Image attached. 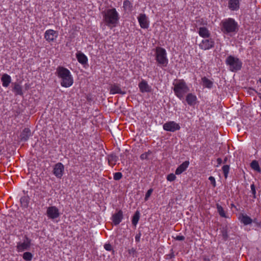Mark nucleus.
<instances>
[{
    "mask_svg": "<svg viewBox=\"0 0 261 261\" xmlns=\"http://www.w3.org/2000/svg\"><path fill=\"white\" fill-rule=\"evenodd\" d=\"M140 91L142 93L150 92L151 90V87L148 84L147 82L143 80L138 85Z\"/></svg>",
    "mask_w": 261,
    "mask_h": 261,
    "instance_id": "17",
    "label": "nucleus"
},
{
    "mask_svg": "<svg viewBox=\"0 0 261 261\" xmlns=\"http://www.w3.org/2000/svg\"><path fill=\"white\" fill-rule=\"evenodd\" d=\"M174 239L177 241H184L185 238L183 236H177L176 237L174 238Z\"/></svg>",
    "mask_w": 261,
    "mask_h": 261,
    "instance_id": "45",
    "label": "nucleus"
},
{
    "mask_svg": "<svg viewBox=\"0 0 261 261\" xmlns=\"http://www.w3.org/2000/svg\"><path fill=\"white\" fill-rule=\"evenodd\" d=\"M173 85L175 95L180 100L183 99L185 94L190 91L189 87L183 79L175 80Z\"/></svg>",
    "mask_w": 261,
    "mask_h": 261,
    "instance_id": "5",
    "label": "nucleus"
},
{
    "mask_svg": "<svg viewBox=\"0 0 261 261\" xmlns=\"http://www.w3.org/2000/svg\"><path fill=\"white\" fill-rule=\"evenodd\" d=\"M133 4L128 0H124L123 3V8L125 12H131L133 10Z\"/></svg>",
    "mask_w": 261,
    "mask_h": 261,
    "instance_id": "27",
    "label": "nucleus"
},
{
    "mask_svg": "<svg viewBox=\"0 0 261 261\" xmlns=\"http://www.w3.org/2000/svg\"><path fill=\"white\" fill-rule=\"evenodd\" d=\"M186 100L189 105L192 106L196 104L197 97L196 95L190 93L187 94Z\"/></svg>",
    "mask_w": 261,
    "mask_h": 261,
    "instance_id": "22",
    "label": "nucleus"
},
{
    "mask_svg": "<svg viewBox=\"0 0 261 261\" xmlns=\"http://www.w3.org/2000/svg\"><path fill=\"white\" fill-rule=\"evenodd\" d=\"M176 177L173 173H170L167 176V180L169 181H173L175 180Z\"/></svg>",
    "mask_w": 261,
    "mask_h": 261,
    "instance_id": "40",
    "label": "nucleus"
},
{
    "mask_svg": "<svg viewBox=\"0 0 261 261\" xmlns=\"http://www.w3.org/2000/svg\"><path fill=\"white\" fill-rule=\"evenodd\" d=\"M220 30L224 35L232 36L239 31V25L238 22L232 18H225L220 23Z\"/></svg>",
    "mask_w": 261,
    "mask_h": 261,
    "instance_id": "2",
    "label": "nucleus"
},
{
    "mask_svg": "<svg viewBox=\"0 0 261 261\" xmlns=\"http://www.w3.org/2000/svg\"><path fill=\"white\" fill-rule=\"evenodd\" d=\"M58 36V32L51 29L46 30L44 35L45 39L49 43L55 42Z\"/></svg>",
    "mask_w": 261,
    "mask_h": 261,
    "instance_id": "10",
    "label": "nucleus"
},
{
    "mask_svg": "<svg viewBox=\"0 0 261 261\" xmlns=\"http://www.w3.org/2000/svg\"><path fill=\"white\" fill-rule=\"evenodd\" d=\"M217 163L219 165H221L222 163V160L221 158H218L217 160Z\"/></svg>",
    "mask_w": 261,
    "mask_h": 261,
    "instance_id": "47",
    "label": "nucleus"
},
{
    "mask_svg": "<svg viewBox=\"0 0 261 261\" xmlns=\"http://www.w3.org/2000/svg\"><path fill=\"white\" fill-rule=\"evenodd\" d=\"M250 188H251L250 192H251V193L252 194V197L254 199L256 198L257 197H256V188H255V185L253 183L251 185Z\"/></svg>",
    "mask_w": 261,
    "mask_h": 261,
    "instance_id": "36",
    "label": "nucleus"
},
{
    "mask_svg": "<svg viewBox=\"0 0 261 261\" xmlns=\"http://www.w3.org/2000/svg\"><path fill=\"white\" fill-rule=\"evenodd\" d=\"M255 92H256V93L257 94V96L259 97V98L261 100V93L258 92L257 91H256L255 90Z\"/></svg>",
    "mask_w": 261,
    "mask_h": 261,
    "instance_id": "48",
    "label": "nucleus"
},
{
    "mask_svg": "<svg viewBox=\"0 0 261 261\" xmlns=\"http://www.w3.org/2000/svg\"><path fill=\"white\" fill-rule=\"evenodd\" d=\"M258 81L260 83H261V77L259 78Z\"/></svg>",
    "mask_w": 261,
    "mask_h": 261,
    "instance_id": "52",
    "label": "nucleus"
},
{
    "mask_svg": "<svg viewBox=\"0 0 261 261\" xmlns=\"http://www.w3.org/2000/svg\"><path fill=\"white\" fill-rule=\"evenodd\" d=\"M203 261H210V259L208 258L204 257L203 258Z\"/></svg>",
    "mask_w": 261,
    "mask_h": 261,
    "instance_id": "49",
    "label": "nucleus"
},
{
    "mask_svg": "<svg viewBox=\"0 0 261 261\" xmlns=\"http://www.w3.org/2000/svg\"><path fill=\"white\" fill-rule=\"evenodd\" d=\"M239 219L241 223L245 225L250 224L252 223L253 220L246 214H241L239 216Z\"/></svg>",
    "mask_w": 261,
    "mask_h": 261,
    "instance_id": "21",
    "label": "nucleus"
},
{
    "mask_svg": "<svg viewBox=\"0 0 261 261\" xmlns=\"http://www.w3.org/2000/svg\"><path fill=\"white\" fill-rule=\"evenodd\" d=\"M153 56L157 65L164 69L168 64L169 60L166 49L162 47L157 46L153 49Z\"/></svg>",
    "mask_w": 261,
    "mask_h": 261,
    "instance_id": "4",
    "label": "nucleus"
},
{
    "mask_svg": "<svg viewBox=\"0 0 261 261\" xmlns=\"http://www.w3.org/2000/svg\"><path fill=\"white\" fill-rule=\"evenodd\" d=\"M215 41L211 38H206L203 39L199 44L200 49L203 50H208L214 47Z\"/></svg>",
    "mask_w": 261,
    "mask_h": 261,
    "instance_id": "8",
    "label": "nucleus"
},
{
    "mask_svg": "<svg viewBox=\"0 0 261 261\" xmlns=\"http://www.w3.org/2000/svg\"><path fill=\"white\" fill-rule=\"evenodd\" d=\"M208 179L211 181V184L213 185V186L215 187H216V180L215 178L213 176H210L208 178Z\"/></svg>",
    "mask_w": 261,
    "mask_h": 261,
    "instance_id": "44",
    "label": "nucleus"
},
{
    "mask_svg": "<svg viewBox=\"0 0 261 261\" xmlns=\"http://www.w3.org/2000/svg\"><path fill=\"white\" fill-rule=\"evenodd\" d=\"M54 175L58 178L61 179L64 173V166L61 163L56 164L53 171Z\"/></svg>",
    "mask_w": 261,
    "mask_h": 261,
    "instance_id": "11",
    "label": "nucleus"
},
{
    "mask_svg": "<svg viewBox=\"0 0 261 261\" xmlns=\"http://www.w3.org/2000/svg\"><path fill=\"white\" fill-rule=\"evenodd\" d=\"M220 232L221 233V235H222L223 240L224 241H226V240H227L229 236L228 234V230H227V227L226 226L223 227L220 229Z\"/></svg>",
    "mask_w": 261,
    "mask_h": 261,
    "instance_id": "32",
    "label": "nucleus"
},
{
    "mask_svg": "<svg viewBox=\"0 0 261 261\" xmlns=\"http://www.w3.org/2000/svg\"><path fill=\"white\" fill-rule=\"evenodd\" d=\"M31 244V240L25 236L23 242H18L16 246V250L18 252L29 250Z\"/></svg>",
    "mask_w": 261,
    "mask_h": 261,
    "instance_id": "7",
    "label": "nucleus"
},
{
    "mask_svg": "<svg viewBox=\"0 0 261 261\" xmlns=\"http://www.w3.org/2000/svg\"><path fill=\"white\" fill-rule=\"evenodd\" d=\"M151 153L152 152L150 150H148L147 152H145V153H142L140 156V159L142 160H147L148 156L151 154Z\"/></svg>",
    "mask_w": 261,
    "mask_h": 261,
    "instance_id": "37",
    "label": "nucleus"
},
{
    "mask_svg": "<svg viewBox=\"0 0 261 261\" xmlns=\"http://www.w3.org/2000/svg\"><path fill=\"white\" fill-rule=\"evenodd\" d=\"M253 222V223H255V224H258V222H257V219H253V222Z\"/></svg>",
    "mask_w": 261,
    "mask_h": 261,
    "instance_id": "50",
    "label": "nucleus"
},
{
    "mask_svg": "<svg viewBox=\"0 0 261 261\" xmlns=\"http://www.w3.org/2000/svg\"><path fill=\"white\" fill-rule=\"evenodd\" d=\"M118 160V156L116 154L112 153L108 155V164L112 167H113Z\"/></svg>",
    "mask_w": 261,
    "mask_h": 261,
    "instance_id": "23",
    "label": "nucleus"
},
{
    "mask_svg": "<svg viewBox=\"0 0 261 261\" xmlns=\"http://www.w3.org/2000/svg\"><path fill=\"white\" fill-rule=\"evenodd\" d=\"M152 192H153V189H149L147 191V192H146V193L145 194V198H144L145 201L148 200V198H149V197L151 195Z\"/></svg>",
    "mask_w": 261,
    "mask_h": 261,
    "instance_id": "42",
    "label": "nucleus"
},
{
    "mask_svg": "<svg viewBox=\"0 0 261 261\" xmlns=\"http://www.w3.org/2000/svg\"><path fill=\"white\" fill-rule=\"evenodd\" d=\"M104 248L107 250V251H113V253H114V250H113V248H112V245L108 243V244H105L104 245Z\"/></svg>",
    "mask_w": 261,
    "mask_h": 261,
    "instance_id": "41",
    "label": "nucleus"
},
{
    "mask_svg": "<svg viewBox=\"0 0 261 261\" xmlns=\"http://www.w3.org/2000/svg\"><path fill=\"white\" fill-rule=\"evenodd\" d=\"M222 169L223 171L224 176L225 178L226 179L228 177V173L229 172L230 166H229V165H224L222 167Z\"/></svg>",
    "mask_w": 261,
    "mask_h": 261,
    "instance_id": "34",
    "label": "nucleus"
},
{
    "mask_svg": "<svg viewBox=\"0 0 261 261\" xmlns=\"http://www.w3.org/2000/svg\"><path fill=\"white\" fill-rule=\"evenodd\" d=\"M141 237V233L139 232L137 233L135 236V241L137 242H139L140 240V238Z\"/></svg>",
    "mask_w": 261,
    "mask_h": 261,
    "instance_id": "46",
    "label": "nucleus"
},
{
    "mask_svg": "<svg viewBox=\"0 0 261 261\" xmlns=\"http://www.w3.org/2000/svg\"><path fill=\"white\" fill-rule=\"evenodd\" d=\"M13 85V91L15 92V95H22L23 92L21 86L18 83H14Z\"/></svg>",
    "mask_w": 261,
    "mask_h": 261,
    "instance_id": "26",
    "label": "nucleus"
},
{
    "mask_svg": "<svg viewBox=\"0 0 261 261\" xmlns=\"http://www.w3.org/2000/svg\"><path fill=\"white\" fill-rule=\"evenodd\" d=\"M32 135L31 131L29 128H24L20 135V139L21 141H28L29 137Z\"/></svg>",
    "mask_w": 261,
    "mask_h": 261,
    "instance_id": "18",
    "label": "nucleus"
},
{
    "mask_svg": "<svg viewBox=\"0 0 261 261\" xmlns=\"http://www.w3.org/2000/svg\"><path fill=\"white\" fill-rule=\"evenodd\" d=\"M33 257V255L30 252H25L22 255V258L26 261L32 260Z\"/></svg>",
    "mask_w": 261,
    "mask_h": 261,
    "instance_id": "33",
    "label": "nucleus"
},
{
    "mask_svg": "<svg viewBox=\"0 0 261 261\" xmlns=\"http://www.w3.org/2000/svg\"><path fill=\"white\" fill-rule=\"evenodd\" d=\"M123 219V212L121 210H119L112 215L111 220L114 225H118L120 223Z\"/></svg>",
    "mask_w": 261,
    "mask_h": 261,
    "instance_id": "14",
    "label": "nucleus"
},
{
    "mask_svg": "<svg viewBox=\"0 0 261 261\" xmlns=\"http://www.w3.org/2000/svg\"><path fill=\"white\" fill-rule=\"evenodd\" d=\"M216 208L217 209V212L219 213V215L223 218H227L228 217L226 215V213L222 207L219 204H216Z\"/></svg>",
    "mask_w": 261,
    "mask_h": 261,
    "instance_id": "31",
    "label": "nucleus"
},
{
    "mask_svg": "<svg viewBox=\"0 0 261 261\" xmlns=\"http://www.w3.org/2000/svg\"><path fill=\"white\" fill-rule=\"evenodd\" d=\"M163 127L165 130L171 132H174L180 128L179 124L173 121H170L164 123Z\"/></svg>",
    "mask_w": 261,
    "mask_h": 261,
    "instance_id": "9",
    "label": "nucleus"
},
{
    "mask_svg": "<svg viewBox=\"0 0 261 261\" xmlns=\"http://www.w3.org/2000/svg\"><path fill=\"white\" fill-rule=\"evenodd\" d=\"M140 213L139 211H137L135 214H134L133 218H132V224L134 226H136L137 224L138 223V221L140 219Z\"/></svg>",
    "mask_w": 261,
    "mask_h": 261,
    "instance_id": "29",
    "label": "nucleus"
},
{
    "mask_svg": "<svg viewBox=\"0 0 261 261\" xmlns=\"http://www.w3.org/2000/svg\"><path fill=\"white\" fill-rule=\"evenodd\" d=\"M240 7V0H228V8L231 11H238Z\"/></svg>",
    "mask_w": 261,
    "mask_h": 261,
    "instance_id": "16",
    "label": "nucleus"
},
{
    "mask_svg": "<svg viewBox=\"0 0 261 261\" xmlns=\"http://www.w3.org/2000/svg\"><path fill=\"white\" fill-rule=\"evenodd\" d=\"M170 251L171 253L170 254L166 255V259H171L175 257L173 249H171Z\"/></svg>",
    "mask_w": 261,
    "mask_h": 261,
    "instance_id": "43",
    "label": "nucleus"
},
{
    "mask_svg": "<svg viewBox=\"0 0 261 261\" xmlns=\"http://www.w3.org/2000/svg\"><path fill=\"white\" fill-rule=\"evenodd\" d=\"M190 162L189 161H186L180 165L176 169L175 174L176 175H179L183 172L186 171L189 167Z\"/></svg>",
    "mask_w": 261,
    "mask_h": 261,
    "instance_id": "20",
    "label": "nucleus"
},
{
    "mask_svg": "<svg viewBox=\"0 0 261 261\" xmlns=\"http://www.w3.org/2000/svg\"><path fill=\"white\" fill-rule=\"evenodd\" d=\"M250 166H251V167L252 168V169H253V170H254L255 171H259L260 170L258 163L256 160H253L251 163Z\"/></svg>",
    "mask_w": 261,
    "mask_h": 261,
    "instance_id": "35",
    "label": "nucleus"
},
{
    "mask_svg": "<svg viewBox=\"0 0 261 261\" xmlns=\"http://www.w3.org/2000/svg\"><path fill=\"white\" fill-rule=\"evenodd\" d=\"M201 82L202 86L205 88L211 89L213 86V82L205 76L201 78Z\"/></svg>",
    "mask_w": 261,
    "mask_h": 261,
    "instance_id": "28",
    "label": "nucleus"
},
{
    "mask_svg": "<svg viewBox=\"0 0 261 261\" xmlns=\"http://www.w3.org/2000/svg\"><path fill=\"white\" fill-rule=\"evenodd\" d=\"M76 57L78 62L82 65L85 66L88 63V58L87 56L82 53L81 51H78L76 54Z\"/></svg>",
    "mask_w": 261,
    "mask_h": 261,
    "instance_id": "19",
    "label": "nucleus"
},
{
    "mask_svg": "<svg viewBox=\"0 0 261 261\" xmlns=\"http://www.w3.org/2000/svg\"><path fill=\"white\" fill-rule=\"evenodd\" d=\"M1 81L3 86L4 87H7L11 82V77L8 74L5 73L2 75Z\"/></svg>",
    "mask_w": 261,
    "mask_h": 261,
    "instance_id": "24",
    "label": "nucleus"
},
{
    "mask_svg": "<svg viewBox=\"0 0 261 261\" xmlns=\"http://www.w3.org/2000/svg\"><path fill=\"white\" fill-rule=\"evenodd\" d=\"M227 157H225V159H224V161H223V163L225 164L227 162Z\"/></svg>",
    "mask_w": 261,
    "mask_h": 261,
    "instance_id": "51",
    "label": "nucleus"
},
{
    "mask_svg": "<svg viewBox=\"0 0 261 261\" xmlns=\"http://www.w3.org/2000/svg\"><path fill=\"white\" fill-rule=\"evenodd\" d=\"M198 34L200 36L203 38H209L211 35L210 31L205 27H200L199 29Z\"/></svg>",
    "mask_w": 261,
    "mask_h": 261,
    "instance_id": "25",
    "label": "nucleus"
},
{
    "mask_svg": "<svg viewBox=\"0 0 261 261\" xmlns=\"http://www.w3.org/2000/svg\"><path fill=\"white\" fill-rule=\"evenodd\" d=\"M123 175L121 172H116L114 173V179L115 180H119L122 177Z\"/></svg>",
    "mask_w": 261,
    "mask_h": 261,
    "instance_id": "38",
    "label": "nucleus"
},
{
    "mask_svg": "<svg viewBox=\"0 0 261 261\" xmlns=\"http://www.w3.org/2000/svg\"><path fill=\"white\" fill-rule=\"evenodd\" d=\"M30 198L28 196H24L21 197L20 202L21 206L27 207L29 203Z\"/></svg>",
    "mask_w": 261,
    "mask_h": 261,
    "instance_id": "30",
    "label": "nucleus"
},
{
    "mask_svg": "<svg viewBox=\"0 0 261 261\" xmlns=\"http://www.w3.org/2000/svg\"><path fill=\"white\" fill-rule=\"evenodd\" d=\"M137 18L141 28L145 29L149 28V21L145 14H140Z\"/></svg>",
    "mask_w": 261,
    "mask_h": 261,
    "instance_id": "13",
    "label": "nucleus"
},
{
    "mask_svg": "<svg viewBox=\"0 0 261 261\" xmlns=\"http://www.w3.org/2000/svg\"><path fill=\"white\" fill-rule=\"evenodd\" d=\"M128 253L129 255H132L133 257H136L137 252L136 249L134 248H132L128 250Z\"/></svg>",
    "mask_w": 261,
    "mask_h": 261,
    "instance_id": "39",
    "label": "nucleus"
},
{
    "mask_svg": "<svg viewBox=\"0 0 261 261\" xmlns=\"http://www.w3.org/2000/svg\"><path fill=\"white\" fill-rule=\"evenodd\" d=\"M103 21L110 29L116 27L119 23L120 15L114 8L108 9L102 12Z\"/></svg>",
    "mask_w": 261,
    "mask_h": 261,
    "instance_id": "1",
    "label": "nucleus"
},
{
    "mask_svg": "<svg viewBox=\"0 0 261 261\" xmlns=\"http://www.w3.org/2000/svg\"><path fill=\"white\" fill-rule=\"evenodd\" d=\"M46 215L49 219H57L60 216L59 210L55 206H49L47 208Z\"/></svg>",
    "mask_w": 261,
    "mask_h": 261,
    "instance_id": "12",
    "label": "nucleus"
},
{
    "mask_svg": "<svg viewBox=\"0 0 261 261\" xmlns=\"http://www.w3.org/2000/svg\"><path fill=\"white\" fill-rule=\"evenodd\" d=\"M225 64L228 67L229 70L233 72L240 70L243 65V63L240 59L232 55L227 57Z\"/></svg>",
    "mask_w": 261,
    "mask_h": 261,
    "instance_id": "6",
    "label": "nucleus"
},
{
    "mask_svg": "<svg viewBox=\"0 0 261 261\" xmlns=\"http://www.w3.org/2000/svg\"><path fill=\"white\" fill-rule=\"evenodd\" d=\"M110 93L113 95L116 94L124 95L126 94V91L121 90L120 84H114L111 85L110 87Z\"/></svg>",
    "mask_w": 261,
    "mask_h": 261,
    "instance_id": "15",
    "label": "nucleus"
},
{
    "mask_svg": "<svg viewBox=\"0 0 261 261\" xmlns=\"http://www.w3.org/2000/svg\"><path fill=\"white\" fill-rule=\"evenodd\" d=\"M56 74L61 80V86L68 88L72 85L73 77L67 68L61 66H58L56 69Z\"/></svg>",
    "mask_w": 261,
    "mask_h": 261,
    "instance_id": "3",
    "label": "nucleus"
}]
</instances>
